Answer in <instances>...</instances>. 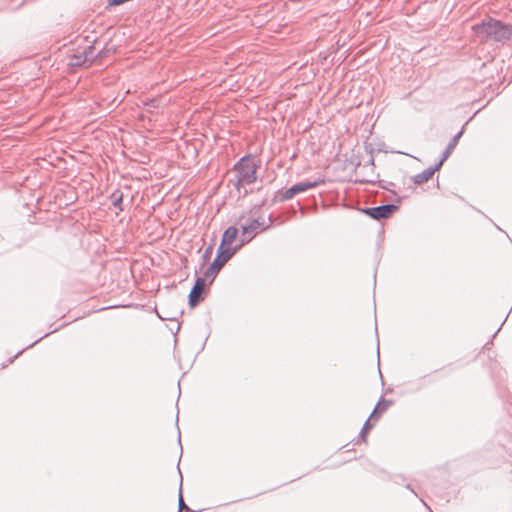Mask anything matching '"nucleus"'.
I'll return each instance as SVG.
<instances>
[{"mask_svg": "<svg viewBox=\"0 0 512 512\" xmlns=\"http://www.w3.org/2000/svg\"><path fill=\"white\" fill-rule=\"evenodd\" d=\"M391 405H392V401L385 400V399L381 398L380 401L377 403L376 407L374 408L372 414L370 415V418H373L377 412L382 413V412L386 411L388 409V407Z\"/></svg>", "mask_w": 512, "mask_h": 512, "instance_id": "nucleus-12", "label": "nucleus"}, {"mask_svg": "<svg viewBox=\"0 0 512 512\" xmlns=\"http://www.w3.org/2000/svg\"><path fill=\"white\" fill-rule=\"evenodd\" d=\"M258 165L251 157L241 158L234 166L236 175L235 187L240 191V187L249 185L256 180Z\"/></svg>", "mask_w": 512, "mask_h": 512, "instance_id": "nucleus-2", "label": "nucleus"}, {"mask_svg": "<svg viewBox=\"0 0 512 512\" xmlns=\"http://www.w3.org/2000/svg\"><path fill=\"white\" fill-rule=\"evenodd\" d=\"M322 183H324V180L320 178L315 181H302L296 183L285 191L282 198L283 200H289L293 198L295 195L306 192L307 190L315 188Z\"/></svg>", "mask_w": 512, "mask_h": 512, "instance_id": "nucleus-3", "label": "nucleus"}, {"mask_svg": "<svg viewBox=\"0 0 512 512\" xmlns=\"http://www.w3.org/2000/svg\"><path fill=\"white\" fill-rule=\"evenodd\" d=\"M160 318L164 319L162 316L159 315ZM165 319H168V320H172L173 318L171 317H166Z\"/></svg>", "mask_w": 512, "mask_h": 512, "instance_id": "nucleus-18", "label": "nucleus"}, {"mask_svg": "<svg viewBox=\"0 0 512 512\" xmlns=\"http://www.w3.org/2000/svg\"><path fill=\"white\" fill-rule=\"evenodd\" d=\"M122 202V195L113 194V205L118 206Z\"/></svg>", "mask_w": 512, "mask_h": 512, "instance_id": "nucleus-16", "label": "nucleus"}, {"mask_svg": "<svg viewBox=\"0 0 512 512\" xmlns=\"http://www.w3.org/2000/svg\"><path fill=\"white\" fill-rule=\"evenodd\" d=\"M266 228H268V225L267 226H264V222L263 221H260V219H257V218H253V219H248L242 226H241V229H242V235L244 237H247V240L246 241H250L254 235L257 233V231L260 229V230H265Z\"/></svg>", "mask_w": 512, "mask_h": 512, "instance_id": "nucleus-5", "label": "nucleus"}, {"mask_svg": "<svg viewBox=\"0 0 512 512\" xmlns=\"http://www.w3.org/2000/svg\"><path fill=\"white\" fill-rule=\"evenodd\" d=\"M441 166H442V162H438L435 164V166L429 167V168L425 169L424 171H422L421 173L416 174L413 177L414 183L415 184H423V183L428 182L432 178L434 173L441 168Z\"/></svg>", "mask_w": 512, "mask_h": 512, "instance_id": "nucleus-9", "label": "nucleus"}, {"mask_svg": "<svg viewBox=\"0 0 512 512\" xmlns=\"http://www.w3.org/2000/svg\"><path fill=\"white\" fill-rule=\"evenodd\" d=\"M397 210L394 204H386L377 207L367 208L365 213L373 219H385L390 217Z\"/></svg>", "mask_w": 512, "mask_h": 512, "instance_id": "nucleus-4", "label": "nucleus"}, {"mask_svg": "<svg viewBox=\"0 0 512 512\" xmlns=\"http://www.w3.org/2000/svg\"><path fill=\"white\" fill-rule=\"evenodd\" d=\"M370 420L371 418L369 417L366 422L364 423V426L360 432V437L364 440L365 439V436L367 434V432L371 429V424H370Z\"/></svg>", "mask_w": 512, "mask_h": 512, "instance_id": "nucleus-14", "label": "nucleus"}, {"mask_svg": "<svg viewBox=\"0 0 512 512\" xmlns=\"http://www.w3.org/2000/svg\"><path fill=\"white\" fill-rule=\"evenodd\" d=\"M463 134V130H461L460 132H458L452 139L451 141L448 143L445 151L443 152V155L441 157V159L439 160V162H442V164L446 161V159L450 156V154L452 153V151L454 150V148L456 147L459 139L461 138Z\"/></svg>", "mask_w": 512, "mask_h": 512, "instance_id": "nucleus-11", "label": "nucleus"}, {"mask_svg": "<svg viewBox=\"0 0 512 512\" xmlns=\"http://www.w3.org/2000/svg\"><path fill=\"white\" fill-rule=\"evenodd\" d=\"M211 252H212V246H209V247L206 249V251H205V253H204V255H203V256H204V258H205V259H206V258H208V257L210 256Z\"/></svg>", "mask_w": 512, "mask_h": 512, "instance_id": "nucleus-17", "label": "nucleus"}, {"mask_svg": "<svg viewBox=\"0 0 512 512\" xmlns=\"http://www.w3.org/2000/svg\"><path fill=\"white\" fill-rule=\"evenodd\" d=\"M184 508L188 509L186 504H185V502H184V500H183L182 493L180 492L179 493V511L178 512H181L182 509H184Z\"/></svg>", "mask_w": 512, "mask_h": 512, "instance_id": "nucleus-15", "label": "nucleus"}, {"mask_svg": "<svg viewBox=\"0 0 512 512\" xmlns=\"http://www.w3.org/2000/svg\"><path fill=\"white\" fill-rule=\"evenodd\" d=\"M94 59V48L92 46H89L88 48H85L82 52L78 54H74L69 62V65L75 67V66H82V65H89L92 63Z\"/></svg>", "mask_w": 512, "mask_h": 512, "instance_id": "nucleus-6", "label": "nucleus"}, {"mask_svg": "<svg viewBox=\"0 0 512 512\" xmlns=\"http://www.w3.org/2000/svg\"><path fill=\"white\" fill-rule=\"evenodd\" d=\"M237 235H238V229L236 227H234V226L228 227L224 231V233L222 235V240H221V243H220V247H223V248H234L232 246V243L237 238Z\"/></svg>", "mask_w": 512, "mask_h": 512, "instance_id": "nucleus-10", "label": "nucleus"}, {"mask_svg": "<svg viewBox=\"0 0 512 512\" xmlns=\"http://www.w3.org/2000/svg\"><path fill=\"white\" fill-rule=\"evenodd\" d=\"M480 42L489 40L502 42L508 40L512 35V26L501 21L489 19L472 27Z\"/></svg>", "mask_w": 512, "mask_h": 512, "instance_id": "nucleus-1", "label": "nucleus"}, {"mask_svg": "<svg viewBox=\"0 0 512 512\" xmlns=\"http://www.w3.org/2000/svg\"><path fill=\"white\" fill-rule=\"evenodd\" d=\"M217 266H218V261L212 262V264L207 268V270L204 273L205 277L213 279L220 271V269Z\"/></svg>", "mask_w": 512, "mask_h": 512, "instance_id": "nucleus-13", "label": "nucleus"}, {"mask_svg": "<svg viewBox=\"0 0 512 512\" xmlns=\"http://www.w3.org/2000/svg\"><path fill=\"white\" fill-rule=\"evenodd\" d=\"M205 279L197 278L190 294H189V304L191 306H195L201 299L202 293L205 289Z\"/></svg>", "mask_w": 512, "mask_h": 512, "instance_id": "nucleus-7", "label": "nucleus"}, {"mask_svg": "<svg viewBox=\"0 0 512 512\" xmlns=\"http://www.w3.org/2000/svg\"><path fill=\"white\" fill-rule=\"evenodd\" d=\"M240 246L241 245H239V247ZM237 249H238V246H235V248H223V247L219 246L216 258L214 259L213 262L218 261L217 267L221 270V268L224 266V264L226 262H228L231 259V257L235 254Z\"/></svg>", "mask_w": 512, "mask_h": 512, "instance_id": "nucleus-8", "label": "nucleus"}]
</instances>
